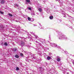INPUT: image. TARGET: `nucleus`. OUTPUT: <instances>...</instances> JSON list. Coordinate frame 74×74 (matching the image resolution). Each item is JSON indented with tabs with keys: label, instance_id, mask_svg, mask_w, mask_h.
<instances>
[{
	"label": "nucleus",
	"instance_id": "obj_7",
	"mask_svg": "<svg viewBox=\"0 0 74 74\" xmlns=\"http://www.w3.org/2000/svg\"><path fill=\"white\" fill-rule=\"evenodd\" d=\"M57 60L58 62H60V58H58Z\"/></svg>",
	"mask_w": 74,
	"mask_h": 74
},
{
	"label": "nucleus",
	"instance_id": "obj_20",
	"mask_svg": "<svg viewBox=\"0 0 74 74\" xmlns=\"http://www.w3.org/2000/svg\"><path fill=\"white\" fill-rule=\"evenodd\" d=\"M34 26H35L34 25Z\"/></svg>",
	"mask_w": 74,
	"mask_h": 74
},
{
	"label": "nucleus",
	"instance_id": "obj_8",
	"mask_svg": "<svg viewBox=\"0 0 74 74\" xmlns=\"http://www.w3.org/2000/svg\"><path fill=\"white\" fill-rule=\"evenodd\" d=\"M26 1L27 2V3H30V0H26Z\"/></svg>",
	"mask_w": 74,
	"mask_h": 74
},
{
	"label": "nucleus",
	"instance_id": "obj_12",
	"mask_svg": "<svg viewBox=\"0 0 74 74\" xmlns=\"http://www.w3.org/2000/svg\"><path fill=\"white\" fill-rule=\"evenodd\" d=\"M27 18L28 21H31V18H30V17H28Z\"/></svg>",
	"mask_w": 74,
	"mask_h": 74
},
{
	"label": "nucleus",
	"instance_id": "obj_17",
	"mask_svg": "<svg viewBox=\"0 0 74 74\" xmlns=\"http://www.w3.org/2000/svg\"><path fill=\"white\" fill-rule=\"evenodd\" d=\"M16 6L17 7H18L19 6L18 4H16Z\"/></svg>",
	"mask_w": 74,
	"mask_h": 74
},
{
	"label": "nucleus",
	"instance_id": "obj_11",
	"mask_svg": "<svg viewBox=\"0 0 74 74\" xmlns=\"http://www.w3.org/2000/svg\"><path fill=\"white\" fill-rule=\"evenodd\" d=\"M19 70V68H18V67H16V70H17V71H18V70Z\"/></svg>",
	"mask_w": 74,
	"mask_h": 74
},
{
	"label": "nucleus",
	"instance_id": "obj_18",
	"mask_svg": "<svg viewBox=\"0 0 74 74\" xmlns=\"http://www.w3.org/2000/svg\"><path fill=\"white\" fill-rule=\"evenodd\" d=\"M67 74H68V73H67Z\"/></svg>",
	"mask_w": 74,
	"mask_h": 74
},
{
	"label": "nucleus",
	"instance_id": "obj_2",
	"mask_svg": "<svg viewBox=\"0 0 74 74\" xmlns=\"http://www.w3.org/2000/svg\"><path fill=\"white\" fill-rule=\"evenodd\" d=\"M5 2V1L4 0H2L0 2L1 4H4V3Z\"/></svg>",
	"mask_w": 74,
	"mask_h": 74
},
{
	"label": "nucleus",
	"instance_id": "obj_16",
	"mask_svg": "<svg viewBox=\"0 0 74 74\" xmlns=\"http://www.w3.org/2000/svg\"><path fill=\"white\" fill-rule=\"evenodd\" d=\"M28 9L29 10H32V8H28Z\"/></svg>",
	"mask_w": 74,
	"mask_h": 74
},
{
	"label": "nucleus",
	"instance_id": "obj_5",
	"mask_svg": "<svg viewBox=\"0 0 74 74\" xmlns=\"http://www.w3.org/2000/svg\"><path fill=\"white\" fill-rule=\"evenodd\" d=\"M15 57L16 58H19V56H18V55H16L15 56Z\"/></svg>",
	"mask_w": 74,
	"mask_h": 74
},
{
	"label": "nucleus",
	"instance_id": "obj_14",
	"mask_svg": "<svg viewBox=\"0 0 74 74\" xmlns=\"http://www.w3.org/2000/svg\"><path fill=\"white\" fill-rule=\"evenodd\" d=\"M20 55L21 56H23V54L22 53H20Z\"/></svg>",
	"mask_w": 74,
	"mask_h": 74
},
{
	"label": "nucleus",
	"instance_id": "obj_6",
	"mask_svg": "<svg viewBox=\"0 0 74 74\" xmlns=\"http://www.w3.org/2000/svg\"><path fill=\"white\" fill-rule=\"evenodd\" d=\"M51 59V58L50 57L48 56L47 57V59L48 60H50V59Z\"/></svg>",
	"mask_w": 74,
	"mask_h": 74
},
{
	"label": "nucleus",
	"instance_id": "obj_10",
	"mask_svg": "<svg viewBox=\"0 0 74 74\" xmlns=\"http://www.w3.org/2000/svg\"><path fill=\"white\" fill-rule=\"evenodd\" d=\"M4 44L6 46V45H8V44H7V42H5L4 43Z\"/></svg>",
	"mask_w": 74,
	"mask_h": 74
},
{
	"label": "nucleus",
	"instance_id": "obj_19",
	"mask_svg": "<svg viewBox=\"0 0 74 74\" xmlns=\"http://www.w3.org/2000/svg\"><path fill=\"white\" fill-rule=\"evenodd\" d=\"M32 74V73H31V74Z\"/></svg>",
	"mask_w": 74,
	"mask_h": 74
},
{
	"label": "nucleus",
	"instance_id": "obj_13",
	"mask_svg": "<svg viewBox=\"0 0 74 74\" xmlns=\"http://www.w3.org/2000/svg\"><path fill=\"white\" fill-rule=\"evenodd\" d=\"M0 13H1L2 14H3L4 13L1 11H0Z\"/></svg>",
	"mask_w": 74,
	"mask_h": 74
},
{
	"label": "nucleus",
	"instance_id": "obj_9",
	"mask_svg": "<svg viewBox=\"0 0 74 74\" xmlns=\"http://www.w3.org/2000/svg\"><path fill=\"white\" fill-rule=\"evenodd\" d=\"M8 15H9V16H12V15L10 14V13H9Z\"/></svg>",
	"mask_w": 74,
	"mask_h": 74
},
{
	"label": "nucleus",
	"instance_id": "obj_3",
	"mask_svg": "<svg viewBox=\"0 0 74 74\" xmlns=\"http://www.w3.org/2000/svg\"><path fill=\"white\" fill-rule=\"evenodd\" d=\"M38 11L39 12H42V9L39 8L38 9Z\"/></svg>",
	"mask_w": 74,
	"mask_h": 74
},
{
	"label": "nucleus",
	"instance_id": "obj_4",
	"mask_svg": "<svg viewBox=\"0 0 74 74\" xmlns=\"http://www.w3.org/2000/svg\"><path fill=\"white\" fill-rule=\"evenodd\" d=\"M53 16H50L49 17V18L50 19H53Z\"/></svg>",
	"mask_w": 74,
	"mask_h": 74
},
{
	"label": "nucleus",
	"instance_id": "obj_15",
	"mask_svg": "<svg viewBox=\"0 0 74 74\" xmlns=\"http://www.w3.org/2000/svg\"><path fill=\"white\" fill-rule=\"evenodd\" d=\"M16 50H17V49H14V51H16Z\"/></svg>",
	"mask_w": 74,
	"mask_h": 74
},
{
	"label": "nucleus",
	"instance_id": "obj_1",
	"mask_svg": "<svg viewBox=\"0 0 74 74\" xmlns=\"http://www.w3.org/2000/svg\"><path fill=\"white\" fill-rule=\"evenodd\" d=\"M21 46H24L25 45V42H23V41H21Z\"/></svg>",
	"mask_w": 74,
	"mask_h": 74
}]
</instances>
